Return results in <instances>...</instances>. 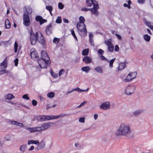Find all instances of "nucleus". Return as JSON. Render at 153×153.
Here are the masks:
<instances>
[{
  "label": "nucleus",
  "mask_w": 153,
  "mask_h": 153,
  "mask_svg": "<svg viewBox=\"0 0 153 153\" xmlns=\"http://www.w3.org/2000/svg\"><path fill=\"white\" fill-rule=\"evenodd\" d=\"M131 132L130 125L127 124L122 123L119 127L117 132L115 133V135L127 136L130 134Z\"/></svg>",
  "instance_id": "obj_1"
},
{
  "label": "nucleus",
  "mask_w": 153,
  "mask_h": 153,
  "mask_svg": "<svg viewBox=\"0 0 153 153\" xmlns=\"http://www.w3.org/2000/svg\"><path fill=\"white\" fill-rule=\"evenodd\" d=\"M76 27L78 29L77 32L81 36L85 37L87 35V31L84 23L81 25V23H78Z\"/></svg>",
  "instance_id": "obj_2"
},
{
  "label": "nucleus",
  "mask_w": 153,
  "mask_h": 153,
  "mask_svg": "<svg viewBox=\"0 0 153 153\" xmlns=\"http://www.w3.org/2000/svg\"><path fill=\"white\" fill-rule=\"evenodd\" d=\"M30 43L32 45H35L36 42L38 39V33L36 32L35 34L31 28L30 31Z\"/></svg>",
  "instance_id": "obj_3"
},
{
  "label": "nucleus",
  "mask_w": 153,
  "mask_h": 153,
  "mask_svg": "<svg viewBox=\"0 0 153 153\" xmlns=\"http://www.w3.org/2000/svg\"><path fill=\"white\" fill-rule=\"evenodd\" d=\"M41 56L42 60L44 61L45 63L47 65H49L51 63L49 57L47 53L45 51H42Z\"/></svg>",
  "instance_id": "obj_4"
},
{
  "label": "nucleus",
  "mask_w": 153,
  "mask_h": 153,
  "mask_svg": "<svg viewBox=\"0 0 153 153\" xmlns=\"http://www.w3.org/2000/svg\"><path fill=\"white\" fill-rule=\"evenodd\" d=\"M92 4L93 6V7L91 8V11L94 15L97 16L99 13L97 10L99 8L98 2L95 0H94V2H93Z\"/></svg>",
  "instance_id": "obj_5"
},
{
  "label": "nucleus",
  "mask_w": 153,
  "mask_h": 153,
  "mask_svg": "<svg viewBox=\"0 0 153 153\" xmlns=\"http://www.w3.org/2000/svg\"><path fill=\"white\" fill-rule=\"evenodd\" d=\"M23 24L26 27L29 26L30 24L29 13L27 12L23 16Z\"/></svg>",
  "instance_id": "obj_6"
},
{
  "label": "nucleus",
  "mask_w": 153,
  "mask_h": 153,
  "mask_svg": "<svg viewBox=\"0 0 153 153\" xmlns=\"http://www.w3.org/2000/svg\"><path fill=\"white\" fill-rule=\"evenodd\" d=\"M135 89V87L134 86H128L125 90V93L128 95H129L133 93Z\"/></svg>",
  "instance_id": "obj_7"
},
{
  "label": "nucleus",
  "mask_w": 153,
  "mask_h": 153,
  "mask_svg": "<svg viewBox=\"0 0 153 153\" xmlns=\"http://www.w3.org/2000/svg\"><path fill=\"white\" fill-rule=\"evenodd\" d=\"M39 33L40 36L38 35V36L37 40L42 45H44L45 43V41L44 39V37L42 32H39Z\"/></svg>",
  "instance_id": "obj_8"
},
{
  "label": "nucleus",
  "mask_w": 153,
  "mask_h": 153,
  "mask_svg": "<svg viewBox=\"0 0 153 153\" xmlns=\"http://www.w3.org/2000/svg\"><path fill=\"white\" fill-rule=\"evenodd\" d=\"M110 106V104L109 102H106L102 104L100 106L101 109L106 110L109 109Z\"/></svg>",
  "instance_id": "obj_9"
},
{
  "label": "nucleus",
  "mask_w": 153,
  "mask_h": 153,
  "mask_svg": "<svg viewBox=\"0 0 153 153\" xmlns=\"http://www.w3.org/2000/svg\"><path fill=\"white\" fill-rule=\"evenodd\" d=\"M52 29L51 24H50L47 26L45 30V32L47 35H49L51 33Z\"/></svg>",
  "instance_id": "obj_10"
},
{
  "label": "nucleus",
  "mask_w": 153,
  "mask_h": 153,
  "mask_svg": "<svg viewBox=\"0 0 153 153\" xmlns=\"http://www.w3.org/2000/svg\"><path fill=\"white\" fill-rule=\"evenodd\" d=\"M35 20L37 22H39L40 25H42L44 22H47V20L44 19L42 17L40 16H37L35 17Z\"/></svg>",
  "instance_id": "obj_11"
},
{
  "label": "nucleus",
  "mask_w": 153,
  "mask_h": 153,
  "mask_svg": "<svg viewBox=\"0 0 153 153\" xmlns=\"http://www.w3.org/2000/svg\"><path fill=\"white\" fill-rule=\"evenodd\" d=\"M54 123L51 122L46 123L42 124L41 125L42 130H46L49 128L51 126V124H53Z\"/></svg>",
  "instance_id": "obj_12"
},
{
  "label": "nucleus",
  "mask_w": 153,
  "mask_h": 153,
  "mask_svg": "<svg viewBox=\"0 0 153 153\" xmlns=\"http://www.w3.org/2000/svg\"><path fill=\"white\" fill-rule=\"evenodd\" d=\"M82 61L86 64H89L92 62V59L89 57L88 56H86L84 57L82 59Z\"/></svg>",
  "instance_id": "obj_13"
},
{
  "label": "nucleus",
  "mask_w": 153,
  "mask_h": 153,
  "mask_svg": "<svg viewBox=\"0 0 153 153\" xmlns=\"http://www.w3.org/2000/svg\"><path fill=\"white\" fill-rule=\"evenodd\" d=\"M7 57H6L3 61L0 64V65L2 66V68H5L7 67Z\"/></svg>",
  "instance_id": "obj_14"
},
{
  "label": "nucleus",
  "mask_w": 153,
  "mask_h": 153,
  "mask_svg": "<svg viewBox=\"0 0 153 153\" xmlns=\"http://www.w3.org/2000/svg\"><path fill=\"white\" fill-rule=\"evenodd\" d=\"M31 58L33 59H35V58H37L38 57V54L36 51L32 52L30 53Z\"/></svg>",
  "instance_id": "obj_15"
},
{
  "label": "nucleus",
  "mask_w": 153,
  "mask_h": 153,
  "mask_svg": "<svg viewBox=\"0 0 153 153\" xmlns=\"http://www.w3.org/2000/svg\"><path fill=\"white\" fill-rule=\"evenodd\" d=\"M107 43H109L108 45V51L110 52H112L113 51L114 49V45L110 41H108Z\"/></svg>",
  "instance_id": "obj_16"
},
{
  "label": "nucleus",
  "mask_w": 153,
  "mask_h": 153,
  "mask_svg": "<svg viewBox=\"0 0 153 153\" xmlns=\"http://www.w3.org/2000/svg\"><path fill=\"white\" fill-rule=\"evenodd\" d=\"M38 146L37 148L38 150L44 148L45 146V144L44 141H42Z\"/></svg>",
  "instance_id": "obj_17"
},
{
  "label": "nucleus",
  "mask_w": 153,
  "mask_h": 153,
  "mask_svg": "<svg viewBox=\"0 0 153 153\" xmlns=\"http://www.w3.org/2000/svg\"><path fill=\"white\" fill-rule=\"evenodd\" d=\"M4 98L6 99L11 100L13 99H14L15 97L12 94H9L5 95L4 96Z\"/></svg>",
  "instance_id": "obj_18"
},
{
  "label": "nucleus",
  "mask_w": 153,
  "mask_h": 153,
  "mask_svg": "<svg viewBox=\"0 0 153 153\" xmlns=\"http://www.w3.org/2000/svg\"><path fill=\"white\" fill-rule=\"evenodd\" d=\"M36 120L38 121H45V117L44 115L39 116L37 117Z\"/></svg>",
  "instance_id": "obj_19"
},
{
  "label": "nucleus",
  "mask_w": 153,
  "mask_h": 153,
  "mask_svg": "<svg viewBox=\"0 0 153 153\" xmlns=\"http://www.w3.org/2000/svg\"><path fill=\"white\" fill-rule=\"evenodd\" d=\"M5 25L6 29L10 28L11 27V24L9 20L7 19L5 21Z\"/></svg>",
  "instance_id": "obj_20"
},
{
  "label": "nucleus",
  "mask_w": 153,
  "mask_h": 153,
  "mask_svg": "<svg viewBox=\"0 0 153 153\" xmlns=\"http://www.w3.org/2000/svg\"><path fill=\"white\" fill-rule=\"evenodd\" d=\"M31 144L38 145L39 144V142L38 140L35 141L33 140H29L28 142V144L30 145Z\"/></svg>",
  "instance_id": "obj_21"
},
{
  "label": "nucleus",
  "mask_w": 153,
  "mask_h": 153,
  "mask_svg": "<svg viewBox=\"0 0 153 153\" xmlns=\"http://www.w3.org/2000/svg\"><path fill=\"white\" fill-rule=\"evenodd\" d=\"M143 111L142 110H138L133 112V114L136 116H137L143 112Z\"/></svg>",
  "instance_id": "obj_22"
},
{
  "label": "nucleus",
  "mask_w": 153,
  "mask_h": 153,
  "mask_svg": "<svg viewBox=\"0 0 153 153\" xmlns=\"http://www.w3.org/2000/svg\"><path fill=\"white\" fill-rule=\"evenodd\" d=\"M82 70L85 72L86 73H88L90 70L89 67L87 66L83 67L82 68Z\"/></svg>",
  "instance_id": "obj_23"
},
{
  "label": "nucleus",
  "mask_w": 153,
  "mask_h": 153,
  "mask_svg": "<svg viewBox=\"0 0 153 153\" xmlns=\"http://www.w3.org/2000/svg\"><path fill=\"white\" fill-rule=\"evenodd\" d=\"M94 70L97 73L102 74L103 73V71L102 68L99 66L97 67L94 69Z\"/></svg>",
  "instance_id": "obj_24"
},
{
  "label": "nucleus",
  "mask_w": 153,
  "mask_h": 153,
  "mask_svg": "<svg viewBox=\"0 0 153 153\" xmlns=\"http://www.w3.org/2000/svg\"><path fill=\"white\" fill-rule=\"evenodd\" d=\"M10 73L9 71L6 70L5 69H2L0 71V75H2L4 74H6L8 75H10Z\"/></svg>",
  "instance_id": "obj_25"
},
{
  "label": "nucleus",
  "mask_w": 153,
  "mask_h": 153,
  "mask_svg": "<svg viewBox=\"0 0 153 153\" xmlns=\"http://www.w3.org/2000/svg\"><path fill=\"white\" fill-rule=\"evenodd\" d=\"M143 37L144 39L146 42H149L150 41L151 39V37L148 34L144 35L143 36Z\"/></svg>",
  "instance_id": "obj_26"
},
{
  "label": "nucleus",
  "mask_w": 153,
  "mask_h": 153,
  "mask_svg": "<svg viewBox=\"0 0 153 153\" xmlns=\"http://www.w3.org/2000/svg\"><path fill=\"white\" fill-rule=\"evenodd\" d=\"M126 64L123 63H121L119 64L118 66V70H122L125 67Z\"/></svg>",
  "instance_id": "obj_27"
},
{
  "label": "nucleus",
  "mask_w": 153,
  "mask_h": 153,
  "mask_svg": "<svg viewBox=\"0 0 153 153\" xmlns=\"http://www.w3.org/2000/svg\"><path fill=\"white\" fill-rule=\"evenodd\" d=\"M27 146L25 144H23L21 145L19 148V149L20 151L22 152H24L25 151L26 149Z\"/></svg>",
  "instance_id": "obj_28"
},
{
  "label": "nucleus",
  "mask_w": 153,
  "mask_h": 153,
  "mask_svg": "<svg viewBox=\"0 0 153 153\" xmlns=\"http://www.w3.org/2000/svg\"><path fill=\"white\" fill-rule=\"evenodd\" d=\"M87 5L88 7H91L94 2V0H86Z\"/></svg>",
  "instance_id": "obj_29"
},
{
  "label": "nucleus",
  "mask_w": 153,
  "mask_h": 153,
  "mask_svg": "<svg viewBox=\"0 0 153 153\" xmlns=\"http://www.w3.org/2000/svg\"><path fill=\"white\" fill-rule=\"evenodd\" d=\"M89 51L88 48L84 49L82 51V54L83 56H87L88 54Z\"/></svg>",
  "instance_id": "obj_30"
},
{
  "label": "nucleus",
  "mask_w": 153,
  "mask_h": 153,
  "mask_svg": "<svg viewBox=\"0 0 153 153\" xmlns=\"http://www.w3.org/2000/svg\"><path fill=\"white\" fill-rule=\"evenodd\" d=\"M26 129L30 131L31 133H33L36 132L35 127L30 128L27 127Z\"/></svg>",
  "instance_id": "obj_31"
},
{
  "label": "nucleus",
  "mask_w": 153,
  "mask_h": 153,
  "mask_svg": "<svg viewBox=\"0 0 153 153\" xmlns=\"http://www.w3.org/2000/svg\"><path fill=\"white\" fill-rule=\"evenodd\" d=\"M132 79H132L131 76H130V74H129L127 76V78L125 79L124 80L126 82H128Z\"/></svg>",
  "instance_id": "obj_32"
},
{
  "label": "nucleus",
  "mask_w": 153,
  "mask_h": 153,
  "mask_svg": "<svg viewBox=\"0 0 153 153\" xmlns=\"http://www.w3.org/2000/svg\"><path fill=\"white\" fill-rule=\"evenodd\" d=\"M55 95V94L54 92H51L49 93H48L47 94V96L48 97L50 98H52Z\"/></svg>",
  "instance_id": "obj_33"
},
{
  "label": "nucleus",
  "mask_w": 153,
  "mask_h": 153,
  "mask_svg": "<svg viewBox=\"0 0 153 153\" xmlns=\"http://www.w3.org/2000/svg\"><path fill=\"white\" fill-rule=\"evenodd\" d=\"M129 74H130V76H131L132 79L136 77L137 74V72H130Z\"/></svg>",
  "instance_id": "obj_34"
},
{
  "label": "nucleus",
  "mask_w": 153,
  "mask_h": 153,
  "mask_svg": "<svg viewBox=\"0 0 153 153\" xmlns=\"http://www.w3.org/2000/svg\"><path fill=\"white\" fill-rule=\"evenodd\" d=\"M79 22L81 23V25H82L84 23L85 21V19L83 17L81 16L79 18Z\"/></svg>",
  "instance_id": "obj_35"
},
{
  "label": "nucleus",
  "mask_w": 153,
  "mask_h": 153,
  "mask_svg": "<svg viewBox=\"0 0 153 153\" xmlns=\"http://www.w3.org/2000/svg\"><path fill=\"white\" fill-rule=\"evenodd\" d=\"M115 59V58H114L113 59L111 60L109 62V67L110 68H112L113 67V63Z\"/></svg>",
  "instance_id": "obj_36"
},
{
  "label": "nucleus",
  "mask_w": 153,
  "mask_h": 153,
  "mask_svg": "<svg viewBox=\"0 0 153 153\" xmlns=\"http://www.w3.org/2000/svg\"><path fill=\"white\" fill-rule=\"evenodd\" d=\"M56 22L57 23H60L62 22L61 18L60 16H58L56 20Z\"/></svg>",
  "instance_id": "obj_37"
},
{
  "label": "nucleus",
  "mask_w": 153,
  "mask_h": 153,
  "mask_svg": "<svg viewBox=\"0 0 153 153\" xmlns=\"http://www.w3.org/2000/svg\"><path fill=\"white\" fill-rule=\"evenodd\" d=\"M46 9L48 10L49 12L52 11L53 10V7L52 6H47L46 7Z\"/></svg>",
  "instance_id": "obj_38"
},
{
  "label": "nucleus",
  "mask_w": 153,
  "mask_h": 153,
  "mask_svg": "<svg viewBox=\"0 0 153 153\" xmlns=\"http://www.w3.org/2000/svg\"><path fill=\"white\" fill-rule=\"evenodd\" d=\"M71 34L73 35V36H74V37L75 38L76 40L77 41L78 39L77 38L75 34V32H74V31L73 30H72L71 31Z\"/></svg>",
  "instance_id": "obj_39"
},
{
  "label": "nucleus",
  "mask_w": 153,
  "mask_h": 153,
  "mask_svg": "<svg viewBox=\"0 0 153 153\" xmlns=\"http://www.w3.org/2000/svg\"><path fill=\"white\" fill-rule=\"evenodd\" d=\"M36 132L39 131H43L42 126L40 127H35Z\"/></svg>",
  "instance_id": "obj_40"
},
{
  "label": "nucleus",
  "mask_w": 153,
  "mask_h": 153,
  "mask_svg": "<svg viewBox=\"0 0 153 153\" xmlns=\"http://www.w3.org/2000/svg\"><path fill=\"white\" fill-rule=\"evenodd\" d=\"M59 41V39L57 38H55L53 39V42L55 44H57Z\"/></svg>",
  "instance_id": "obj_41"
},
{
  "label": "nucleus",
  "mask_w": 153,
  "mask_h": 153,
  "mask_svg": "<svg viewBox=\"0 0 153 153\" xmlns=\"http://www.w3.org/2000/svg\"><path fill=\"white\" fill-rule=\"evenodd\" d=\"M65 70L64 69H61L59 71V76H61L62 74H64L65 73Z\"/></svg>",
  "instance_id": "obj_42"
},
{
  "label": "nucleus",
  "mask_w": 153,
  "mask_h": 153,
  "mask_svg": "<svg viewBox=\"0 0 153 153\" xmlns=\"http://www.w3.org/2000/svg\"><path fill=\"white\" fill-rule=\"evenodd\" d=\"M64 6L62 4L61 2H59L58 4V8L60 9H63Z\"/></svg>",
  "instance_id": "obj_43"
},
{
  "label": "nucleus",
  "mask_w": 153,
  "mask_h": 153,
  "mask_svg": "<svg viewBox=\"0 0 153 153\" xmlns=\"http://www.w3.org/2000/svg\"><path fill=\"white\" fill-rule=\"evenodd\" d=\"M89 42L90 43V44L91 45L93 46H94L93 38L89 39Z\"/></svg>",
  "instance_id": "obj_44"
},
{
  "label": "nucleus",
  "mask_w": 153,
  "mask_h": 153,
  "mask_svg": "<svg viewBox=\"0 0 153 153\" xmlns=\"http://www.w3.org/2000/svg\"><path fill=\"white\" fill-rule=\"evenodd\" d=\"M86 102H85V101H84V102H83L79 106L77 107H76V108H79L80 107L83 106L85 104Z\"/></svg>",
  "instance_id": "obj_45"
},
{
  "label": "nucleus",
  "mask_w": 153,
  "mask_h": 153,
  "mask_svg": "<svg viewBox=\"0 0 153 153\" xmlns=\"http://www.w3.org/2000/svg\"><path fill=\"white\" fill-rule=\"evenodd\" d=\"M81 10L83 11H85L90 10L91 11V8H87L85 7H83Z\"/></svg>",
  "instance_id": "obj_46"
},
{
  "label": "nucleus",
  "mask_w": 153,
  "mask_h": 153,
  "mask_svg": "<svg viewBox=\"0 0 153 153\" xmlns=\"http://www.w3.org/2000/svg\"><path fill=\"white\" fill-rule=\"evenodd\" d=\"M45 117V121L51 120L50 115H44Z\"/></svg>",
  "instance_id": "obj_47"
},
{
  "label": "nucleus",
  "mask_w": 153,
  "mask_h": 153,
  "mask_svg": "<svg viewBox=\"0 0 153 153\" xmlns=\"http://www.w3.org/2000/svg\"><path fill=\"white\" fill-rule=\"evenodd\" d=\"M19 59L18 58H16L14 60V62L15 63V66H17L18 64Z\"/></svg>",
  "instance_id": "obj_48"
},
{
  "label": "nucleus",
  "mask_w": 153,
  "mask_h": 153,
  "mask_svg": "<svg viewBox=\"0 0 153 153\" xmlns=\"http://www.w3.org/2000/svg\"><path fill=\"white\" fill-rule=\"evenodd\" d=\"M27 94H25L24 95L22 96V98L24 99H26L28 100H29V97L27 96Z\"/></svg>",
  "instance_id": "obj_49"
},
{
  "label": "nucleus",
  "mask_w": 153,
  "mask_h": 153,
  "mask_svg": "<svg viewBox=\"0 0 153 153\" xmlns=\"http://www.w3.org/2000/svg\"><path fill=\"white\" fill-rule=\"evenodd\" d=\"M100 59L102 60H105L107 61V62H108V59H106L105 57L101 55L100 56Z\"/></svg>",
  "instance_id": "obj_50"
},
{
  "label": "nucleus",
  "mask_w": 153,
  "mask_h": 153,
  "mask_svg": "<svg viewBox=\"0 0 153 153\" xmlns=\"http://www.w3.org/2000/svg\"><path fill=\"white\" fill-rule=\"evenodd\" d=\"M32 104L34 106H36L37 104V101L34 100H32Z\"/></svg>",
  "instance_id": "obj_51"
},
{
  "label": "nucleus",
  "mask_w": 153,
  "mask_h": 153,
  "mask_svg": "<svg viewBox=\"0 0 153 153\" xmlns=\"http://www.w3.org/2000/svg\"><path fill=\"white\" fill-rule=\"evenodd\" d=\"M98 54L102 55L103 54L104 51L101 49H99L98 51Z\"/></svg>",
  "instance_id": "obj_52"
},
{
  "label": "nucleus",
  "mask_w": 153,
  "mask_h": 153,
  "mask_svg": "<svg viewBox=\"0 0 153 153\" xmlns=\"http://www.w3.org/2000/svg\"><path fill=\"white\" fill-rule=\"evenodd\" d=\"M145 0H137V2L139 4H143L144 3Z\"/></svg>",
  "instance_id": "obj_53"
},
{
  "label": "nucleus",
  "mask_w": 153,
  "mask_h": 153,
  "mask_svg": "<svg viewBox=\"0 0 153 153\" xmlns=\"http://www.w3.org/2000/svg\"><path fill=\"white\" fill-rule=\"evenodd\" d=\"M79 121L81 123H84L85 122V118L83 117H81L79 119Z\"/></svg>",
  "instance_id": "obj_54"
},
{
  "label": "nucleus",
  "mask_w": 153,
  "mask_h": 153,
  "mask_svg": "<svg viewBox=\"0 0 153 153\" xmlns=\"http://www.w3.org/2000/svg\"><path fill=\"white\" fill-rule=\"evenodd\" d=\"M74 91H76L78 92H81V89H80L79 88L77 87L75 88H74Z\"/></svg>",
  "instance_id": "obj_55"
},
{
  "label": "nucleus",
  "mask_w": 153,
  "mask_h": 153,
  "mask_svg": "<svg viewBox=\"0 0 153 153\" xmlns=\"http://www.w3.org/2000/svg\"><path fill=\"white\" fill-rule=\"evenodd\" d=\"M6 140L7 141H10V137L9 135L6 136L5 138Z\"/></svg>",
  "instance_id": "obj_56"
},
{
  "label": "nucleus",
  "mask_w": 153,
  "mask_h": 153,
  "mask_svg": "<svg viewBox=\"0 0 153 153\" xmlns=\"http://www.w3.org/2000/svg\"><path fill=\"white\" fill-rule=\"evenodd\" d=\"M119 50V48L118 46L117 45H116L115 46L114 51H118Z\"/></svg>",
  "instance_id": "obj_57"
},
{
  "label": "nucleus",
  "mask_w": 153,
  "mask_h": 153,
  "mask_svg": "<svg viewBox=\"0 0 153 153\" xmlns=\"http://www.w3.org/2000/svg\"><path fill=\"white\" fill-rule=\"evenodd\" d=\"M115 35H116V36H117V38H118V39H119L120 40H121L122 37L120 35L118 34L117 33H115Z\"/></svg>",
  "instance_id": "obj_58"
},
{
  "label": "nucleus",
  "mask_w": 153,
  "mask_h": 153,
  "mask_svg": "<svg viewBox=\"0 0 153 153\" xmlns=\"http://www.w3.org/2000/svg\"><path fill=\"white\" fill-rule=\"evenodd\" d=\"M59 115V118H60L61 117H63L67 116L68 115L66 114H62Z\"/></svg>",
  "instance_id": "obj_59"
},
{
  "label": "nucleus",
  "mask_w": 153,
  "mask_h": 153,
  "mask_svg": "<svg viewBox=\"0 0 153 153\" xmlns=\"http://www.w3.org/2000/svg\"><path fill=\"white\" fill-rule=\"evenodd\" d=\"M51 74L52 76H53L55 78H56L58 76L56 74H55L54 73H51Z\"/></svg>",
  "instance_id": "obj_60"
},
{
  "label": "nucleus",
  "mask_w": 153,
  "mask_h": 153,
  "mask_svg": "<svg viewBox=\"0 0 153 153\" xmlns=\"http://www.w3.org/2000/svg\"><path fill=\"white\" fill-rule=\"evenodd\" d=\"M73 91H74V89H72V90H71L70 91H68V92H67L66 93V94H70L71 93H72V92H73Z\"/></svg>",
  "instance_id": "obj_61"
},
{
  "label": "nucleus",
  "mask_w": 153,
  "mask_h": 153,
  "mask_svg": "<svg viewBox=\"0 0 153 153\" xmlns=\"http://www.w3.org/2000/svg\"><path fill=\"white\" fill-rule=\"evenodd\" d=\"M145 24L146 25L148 26V27L151 25L150 22H148L147 21H146V22H145Z\"/></svg>",
  "instance_id": "obj_62"
},
{
  "label": "nucleus",
  "mask_w": 153,
  "mask_h": 153,
  "mask_svg": "<svg viewBox=\"0 0 153 153\" xmlns=\"http://www.w3.org/2000/svg\"><path fill=\"white\" fill-rule=\"evenodd\" d=\"M98 115L97 114H95L94 115V118L95 120H96L98 117Z\"/></svg>",
  "instance_id": "obj_63"
},
{
  "label": "nucleus",
  "mask_w": 153,
  "mask_h": 153,
  "mask_svg": "<svg viewBox=\"0 0 153 153\" xmlns=\"http://www.w3.org/2000/svg\"><path fill=\"white\" fill-rule=\"evenodd\" d=\"M34 149V147L33 146H32L30 148L28 149V150L30 151H32Z\"/></svg>",
  "instance_id": "obj_64"
}]
</instances>
